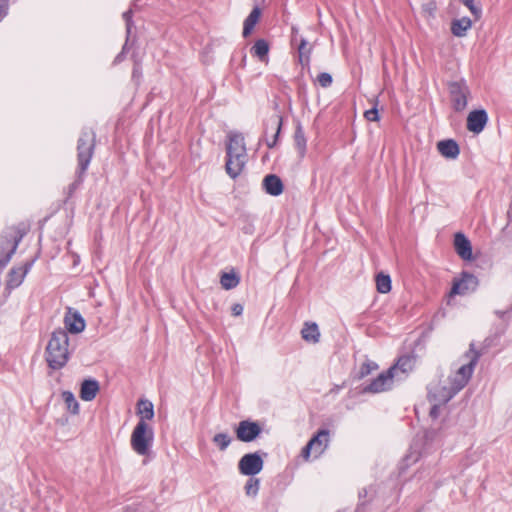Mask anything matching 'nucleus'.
I'll return each mask as SVG.
<instances>
[{
  "label": "nucleus",
  "mask_w": 512,
  "mask_h": 512,
  "mask_svg": "<svg viewBox=\"0 0 512 512\" xmlns=\"http://www.w3.org/2000/svg\"><path fill=\"white\" fill-rule=\"evenodd\" d=\"M68 345V333L61 327L55 329L45 349V360L49 368L60 370L66 366L70 358Z\"/></svg>",
  "instance_id": "1"
},
{
  "label": "nucleus",
  "mask_w": 512,
  "mask_h": 512,
  "mask_svg": "<svg viewBox=\"0 0 512 512\" xmlns=\"http://www.w3.org/2000/svg\"><path fill=\"white\" fill-rule=\"evenodd\" d=\"M26 235V228L21 225L6 227L0 234V270L10 262L19 243Z\"/></svg>",
  "instance_id": "2"
},
{
  "label": "nucleus",
  "mask_w": 512,
  "mask_h": 512,
  "mask_svg": "<svg viewBox=\"0 0 512 512\" xmlns=\"http://www.w3.org/2000/svg\"><path fill=\"white\" fill-rule=\"evenodd\" d=\"M96 146V133L92 128H83L77 141L78 169L86 173Z\"/></svg>",
  "instance_id": "3"
},
{
  "label": "nucleus",
  "mask_w": 512,
  "mask_h": 512,
  "mask_svg": "<svg viewBox=\"0 0 512 512\" xmlns=\"http://www.w3.org/2000/svg\"><path fill=\"white\" fill-rule=\"evenodd\" d=\"M154 441V430L145 421L139 420L134 427L130 444L132 449L141 456H148Z\"/></svg>",
  "instance_id": "4"
},
{
  "label": "nucleus",
  "mask_w": 512,
  "mask_h": 512,
  "mask_svg": "<svg viewBox=\"0 0 512 512\" xmlns=\"http://www.w3.org/2000/svg\"><path fill=\"white\" fill-rule=\"evenodd\" d=\"M447 89L449 92L451 107L455 112H462L466 109L468 104V97L470 96V88L464 78L455 81L447 82Z\"/></svg>",
  "instance_id": "5"
},
{
  "label": "nucleus",
  "mask_w": 512,
  "mask_h": 512,
  "mask_svg": "<svg viewBox=\"0 0 512 512\" xmlns=\"http://www.w3.org/2000/svg\"><path fill=\"white\" fill-rule=\"evenodd\" d=\"M268 453L262 450L244 454L238 461V471L244 476H255L259 474L264 467V457Z\"/></svg>",
  "instance_id": "6"
},
{
  "label": "nucleus",
  "mask_w": 512,
  "mask_h": 512,
  "mask_svg": "<svg viewBox=\"0 0 512 512\" xmlns=\"http://www.w3.org/2000/svg\"><path fill=\"white\" fill-rule=\"evenodd\" d=\"M469 352L473 355L469 361V363L462 365L456 372L453 377H449V381H453L458 389H463L467 383L469 382L474 367L476 366L479 358L481 357V352L475 348V344L472 342L469 347Z\"/></svg>",
  "instance_id": "7"
},
{
  "label": "nucleus",
  "mask_w": 512,
  "mask_h": 512,
  "mask_svg": "<svg viewBox=\"0 0 512 512\" xmlns=\"http://www.w3.org/2000/svg\"><path fill=\"white\" fill-rule=\"evenodd\" d=\"M263 428L258 421L251 419L241 420L234 426L236 439L243 443H251L257 440L262 434Z\"/></svg>",
  "instance_id": "8"
},
{
  "label": "nucleus",
  "mask_w": 512,
  "mask_h": 512,
  "mask_svg": "<svg viewBox=\"0 0 512 512\" xmlns=\"http://www.w3.org/2000/svg\"><path fill=\"white\" fill-rule=\"evenodd\" d=\"M395 367H390L386 371L380 373L370 383L363 386L362 392L366 394H375L391 389L393 384Z\"/></svg>",
  "instance_id": "9"
},
{
  "label": "nucleus",
  "mask_w": 512,
  "mask_h": 512,
  "mask_svg": "<svg viewBox=\"0 0 512 512\" xmlns=\"http://www.w3.org/2000/svg\"><path fill=\"white\" fill-rule=\"evenodd\" d=\"M449 386H441L439 384L431 386L428 389L429 400L435 401L439 404L448 403L461 389L453 381H449Z\"/></svg>",
  "instance_id": "10"
},
{
  "label": "nucleus",
  "mask_w": 512,
  "mask_h": 512,
  "mask_svg": "<svg viewBox=\"0 0 512 512\" xmlns=\"http://www.w3.org/2000/svg\"><path fill=\"white\" fill-rule=\"evenodd\" d=\"M36 259L37 256L30 260H27L22 266L12 267L7 274L6 288L11 290L19 287L22 284L26 274L32 268Z\"/></svg>",
  "instance_id": "11"
},
{
  "label": "nucleus",
  "mask_w": 512,
  "mask_h": 512,
  "mask_svg": "<svg viewBox=\"0 0 512 512\" xmlns=\"http://www.w3.org/2000/svg\"><path fill=\"white\" fill-rule=\"evenodd\" d=\"M478 284V278L474 274L467 271H463L461 273V278L453 281L450 290V296L464 295L469 290L474 291L476 290Z\"/></svg>",
  "instance_id": "12"
},
{
  "label": "nucleus",
  "mask_w": 512,
  "mask_h": 512,
  "mask_svg": "<svg viewBox=\"0 0 512 512\" xmlns=\"http://www.w3.org/2000/svg\"><path fill=\"white\" fill-rule=\"evenodd\" d=\"M488 120V113L485 109H474L467 116L466 128L469 132L479 134L485 129Z\"/></svg>",
  "instance_id": "13"
},
{
  "label": "nucleus",
  "mask_w": 512,
  "mask_h": 512,
  "mask_svg": "<svg viewBox=\"0 0 512 512\" xmlns=\"http://www.w3.org/2000/svg\"><path fill=\"white\" fill-rule=\"evenodd\" d=\"M86 326L85 319L81 315V313L73 309L71 307L67 308V311L64 316V330L71 334H79L81 333Z\"/></svg>",
  "instance_id": "14"
},
{
  "label": "nucleus",
  "mask_w": 512,
  "mask_h": 512,
  "mask_svg": "<svg viewBox=\"0 0 512 512\" xmlns=\"http://www.w3.org/2000/svg\"><path fill=\"white\" fill-rule=\"evenodd\" d=\"M453 245L455 252L462 260L472 261L474 259L471 241L463 232L454 234Z\"/></svg>",
  "instance_id": "15"
},
{
  "label": "nucleus",
  "mask_w": 512,
  "mask_h": 512,
  "mask_svg": "<svg viewBox=\"0 0 512 512\" xmlns=\"http://www.w3.org/2000/svg\"><path fill=\"white\" fill-rule=\"evenodd\" d=\"M226 156H247L244 136L240 132H229L227 135Z\"/></svg>",
  "instance_id": "16"
},
{
  "label": "nucleus",
  "mask_w": 512,
  "mask_h": 512,
  "mask_svg": "<svg viewBox=\"0 0 512 512\" xmlns=\"http://www.w3.org/2000/svg\"><path fill=\"white\" fill-rule=\"evenodd\" d=\"M262 189L270 196L277 197L284 191V183L276 174H267L262 180Z\"/></svg>",
  "instance_id": "17"
},
{
  "label": "nucleus",
  "mask_w": 512,
  "mask_h": 512,
  "mask_svg": "<svg viewBox=\"0 0 512 512\" xmlns=\"http://www.w3.org/2000/svg\"><path fill=\"white\" fill-rule=\"evenodd\" d=\"M246 158L247 156H240L239 154L226 156L225 170L232 179H236L242 173L246 164Z\"/></svg>",
  "instance_id": "18"
},
{
  "label": "nucleus",
  "mask_w": 512,
  "mask_h": 512,
  "mask_svg": "<svg viewBox=\"0 0 512 512\" xmlns=\"http://www.w3.org/2000/svg\"><path fill=\"white\" fill-rule=\"evenodd\" d=\"M100 390L99 382L94 378H86L80 385L79 396L83 401H92Z\"/></svg>",
  "instance_id": "19"
},
{
  "label": "nucleus",
  "mask_w": 512,
  "mask_h": 512,
  "mask_svg": "<svg viewBox=\"0 0 512 512\" xmlns=\"http://www.w3.org/2000/svg\"><path fill=\"white\" fill-rule=\"evenodd\" d=\"M329 430L326 428L319 429L308 441L312 443L314 448L315 457L321 455L328 446Z\"/></svg>",
  "instance_id": "20"
},
{
  "label": "nucleus",
  "mask_w": 512,
  "mask_h": 512,
  "mask_svg": "<svg viewBox=\"0 0 512 512\" xmlns=\"http://www.w3.org/2000/svg\"><path fill=\"white\" fill-rule=\"evenodd\" d=\"M439 153L446 159H456L460 154L459 144L454 139H445L437 143Z\"/></svg>",
  "instance_id": "21"
},
{
  "label": "nucleus",
  "mask_w": 512,
  "mask_h": 512,
  "mask_svg": "<svg viewBox=\"0 0 512 512\" xmlns=\"http://www.w3.org/2000/svg\"><path fill=\"white\" fill-rule=\"evenodd\" d=\"M293 141L295 148L298 152L299 158L303 159L307 152V138L305 136V132L300 121H297L295 124Z\"/></svg>",
  "instance_id": "22"
},
{
  "label": "nucleus",
  "mask_w": 512,
  "mask_h": 512,
  "mask_svg": "<svg viewBox=\"0 0 512 512\" xmlns=\"http://www.w3.org/2000/svg\"><path fill=\"white\" fill-rule=\"evenodd\" d=\"M261 15H262L261 8L258 5L254 6L243 23L242 35L244 38H247L248 36L251 35V33L254 30V27L259 22Z\"/></svg>",
  "instance_id": "23"
},
{
  "label": "nucleus",
  "mask_w": 512,
  "mask_h": 512,
  "mask_svg": "<svg viewBox=\"0 0 512 512\" xmlns=\"http://www.w3.org/2000/svg\"><path fill=\"white\" fill-rule=\"evenodd\" d=\"M320 330L315 322H305L301 330V337L308 343L316 344L320 341Z\"/></svg>",
  "instance_id": "24"
},
{
  "label": "nucleus",
  "mask_w": 512,
  "mask_h": 512,
  "mask_svg": "<svg viewBox=\"0 0 512 512\" xmlns=\"http://www.w3.org/2000/svg\"><path fill=\"white\" fill-rule=\"evenodd\" d=\"M137 415L139 420L147 421L152 420L155 416L154 405L148 399H139L137 402Z\"/></svg>",
  "instance_id": "25"
},
{
  "label": "nucleus",
  "mask_w": 512,
  "mask_h": 512,
  "mask_svg": "<svg viewBox=\"0 0 512 512\" xmlns=\"http://www.w3.org/2000/svg\"><path fill=\"white\" fill-rule=\"evenodd\" d=\"M471 27L472 21L469 17L454 19L451 22V33L456 37H464Z\"/></svg>",
  "instance_id": "26"
},
{
  "label": "nucleus",
  "mask_w": 512,
  "mask_h": 512,
  "mask_svg": "<svg viewBox=\"0 0 512 512\" xmlns=\"http://www.w3.org/2000/svg\"><path fill=\"white\" fill-rule=\"evenodd\" d=\"M270 51V44L265 39H258L250 49L252 56L257 57L260 61L265 62L268 60Z\"/></svg>",
  "instance_id": "27"
},
{
  "label": "nucleus",
  "mask_w": 512,
  "mask_h": 512,
  "mask_svg": "<svg viewBox=\"0 0 512 512\" xmlns=\"http://www.w3.org/2000/svg\"><path fill=\"white\" fill-rule=\"evenodd\" d=\"M312 52V47H308V42L305 38L301 37L298 44V58L299 63L302 67H309L310 65V55Z\"/></svg>",
  "instance_id": "28"
},
{
  "label": "nucleus",
  "mask_w": 512,
  "mask_h": 512,
  "mask_svg": "<svg viewBox=\"0 0 512 512\" xmlns=\"http://www.w3.org/2000/svg\"><path fill=\"white\" fill-rule=\"evenodd\" d=\"M269 125L276 128L272 141H275V143L277 144L283 126L282 114L280 112H278L277 114H273L264 122L265 133L267 132Z\"/></svg>",
  "instance_id": "29"
},
{
  "label": "nucleus",
  "mask_w": 512,
  "mask_h": 512,
  "mask_svg": "<svg viewBox=\"0 0 512 512\" xmlns=\"http://www.w3.org/2000/svg\"><path fill=\"white\" fill-rule=\"evenodd\" d=\"M415 363L414 355H402L397 359V362L392 367H395V370H400L402 373H409L413 370Z\"/></svg>",
  "instance_id": "30"
},
{
  "label": "nucleus",
  "mask_w": 512,
  "mask_h": 512,
  "mask_svg": "<svg viewBox=\"0 0 512 512\" xmlns=\"http://www.w3.org/2000/svg\"><path fill=\"white\" fill-rule=\"evenodd\" d=\"M378 369L379 365L376 362L366 358V360L361 364L359 370L353 375V378L354 380H361Z\"/></svg>",
  "instance_id": "31"
},
{
  "label": "nucleus",
  "mask_w": 512,
  "mask_h": 512,
  "mask_svg": "<svg viewBox=\"0 0 512 512\" xmlns=\"http://www.w3.org/2000/svg\"><path fill=\"white\" fill-rule=\"evenodd\" d=\"M240 283V276L235 271L223 272L220 277V284L226 290H231Z\"/></svg>",
  "instance_id": "32"
},
{
  "label": "nucleus",
  "mask_w": 512,
  "mask_h": 512,
  "mask_svg": "<svg viewBox=\"0 0 512 512\" xmlns=\"http://www.w3.org/2000/svg\"><path fill=\"white\" fill-rule=\"evenodd\" d=\"M376 288L379 293L386 294L392 289V280L389 274L379 272L375 277Z\"/></svg>",
  "instance_id": "33"
},
{
  "label": "nucleus",
  "mask_w": 512,
  "mask_h": 512,
  "mask_svg": "<svg viewBox=\"0 0 512 512\" xmlns=\"http://www.w3.org/2000/svg\"><path fill=\"white\" fill-rule=\"evenodd\" d=\"M84 175L85 173H81V169H76V177L74 181L68 186V189L66 191V198L64 200L65 203L69 201V199L74 195L77 189L83 184L84 182Z\"/></svg>",
  "instance_id": "34"
},
{
  "label": "nucleus",
  "mask_w": 512,
  "mask_h": 512,
  "mask_svg": "<svg viewBox=\"0 0 512 512\" xmlns=\"http://www.w3.org/2000/svg\"><path fill=\"white\" fill-rule=\"evenodd\" d=\"M62 399L64 400L66 407L71 414L77 415L79 413V402L76 400L74 394L71 391H63Z\"/></svg>",
  "instance_id": "35"
},
{
  "label": "nucleus",
  "mask_w": 512,
  "mask_h": 512,
  "mask_svg": "<svg viewBox=\"0 0 512 512\" xmlns=\"http://www.w3.org/2000/svg\"><path fill=\"white\" fill-rule=\"evenodd\" d=\"M212 442L220 451H225L232 442V438L228 433L221 432L213 436Z\"/></svg>",
  "instance_id": "36"
},
{
  "label": "nucleus",
  "mask_w": 512,
  "mask_h": 512,
  "mask_svg": "<svg viewBox=\"0 0 512 512\" xmlns=\"http://www.w3.org/2000/svg\"><path fill=\"white\" fill-rule=\"evenodd\" d=\"M502 334H503V330L495 332L494 334L487 336L483 341L481 349L479 350L481 352V355L485 351H487L489 348L496 346L499 343L500 337Z\"/></svg>",
  "instance_id": "37"
},
{
  "label": "nucleus",
  "mask_w": 512,
  "mask_h": 512,
  "mask_svg": "<svg viewBox=\"0 0 512 512\" xmlns=\"http://www.w3.org/2000/svg\"><path fill=\"white\" fill-rule=\"evenodd\" d=\"M248 477H249V479L247 480L245 487H244L245 493L248 496L255 497L259 492L260 480L258 478H255V476H248Z\"/></svg>",
  "instance_id": "38"
},
{
  "label": "nucleus",
  "mask_w": 512,
  "mask_h": 512,
  "mask_svg": "<svg viewBox=\"0 0 512 512\" xmlns=\"http://www.w3.org/2000/svg\"><path fill=\"white\" fill-rule=\"evenodd\" d=\"M133 8H137V4L135 2L132 4V7L125 11L122 15L123 20L125 21L126 34H128V38L132 37V28L134 27Z\"/></svg>",
  "instance_id": "39"
},
{
  "label": "nucleus",
  "mask_w": 512,
  "mask_h": 512,
  "mask_svg": "<svg viewBox=\"0 0 512 512\" xmlns=\"http://www.w3.org/2000/svg\"><path fill=\"white\" fill-rule=\"evenodd\" d=\"M131 79L137 86L140 85L142 79V65L138 60H134Z\"/></svg>",
  "instance_id": "40"
},
{
  "label": "nucleus",
  "mask_w": 512,
  "mask_h": 512,
  "mask_svg": "<svg viewBox=\"0 0 512 512\" xmlns=\"http://www.w3.org/2000/svg\"><path fill=\"white\" fill-rule=\"evenodd\" d=\"M463 5H465L474 18L477 20L481 17L482 10L480 7L474 4V0H459Z\"/></svg>",
  "instance_id": "41"
},
{
  "label": "nucleus",
  "mask_w": 512,
  "mask_h": 512,
  "mask_svg": "<svg viewBox=\"0 0 512 512\" xmlns=\"http://www.w3.org/2000/svg\"><path fill=\"white\" fill-rule=\"evenodd\" d=\"M421 9L424 15L434 17L437 10V4L435 1H429L427 3H423Z\"/></svg>",
  "instance_id": "42"
},
{
  "label": "nucleus",
  "mask_w": 512,
  "mask_h": 512,
  "mask_svg": "<svg viewBox=\"0 0 512 512\" xmlns=\"http://www.w3.org/2000/svg\"><path fill=\"white\" fill-rule=\"evenodd\" d=\"M317 82L323 88H328L332 85V75L327 72H322L317 76Z\"/></svg>",
  "instance_id": "43"
},
{
  "label": "nucleus",
  "mask_w": 512,
  "mask_h": 512,
  "mask_svg": "<svg viewBox=\"0 0 512 512\" xmlns=\"http://www.w3.org/2000/svg\"><path fill=\"white\" fill-rule=\"evenodd\" d=\"M364 116L370 122H378L380 120V115L377 109V103L371 109L365 111Z\"/></svg>",
  "instance_id": "44"
},
{
  "label": "nucleus",
  "mask_w": 512,
  "mask_h": 512,
  "mask_svg": "<svg viewBox=\"0 0 512 512\" xmlns=\"http://www.w3.org/2000/svg\"><path fill=\"white\" fill-rule=\"evenodd\" d=\"M367 495H368V491L366 488H362L359 491V493H358L359 503L356 508L357 512H359L366 505L367 502L365 501V498L367 497Z\"/></svg>",
  "instance_id": "45"
},
{
  "label": "nucleus",
  "mask_w": 512,
  "mask_h": 512,
  "mask_svg": "<svg viewBox=\"0 0 512 512\" xmlns=\"http://www.w3.org/2000/svg\"><path fill=\"white\" fill-rule=\"evenodd\" d=\"M9 1L10 0H0V22L8 15Z\"/></svg>",
  "instance_id": "46"
},
{
  "label": "nucleus",
  "mask_w": 512,
  "mask_h": 512,
  "mask_svg": "<svg viewBox=\"0 0 512 512\" xmlns=\"http://www.w3.org/2000/svg\"><path fill=\"white\" fill-rule=\"evenodd\" d=\"M314 451L312 447V443H306V445L301 450V456L304 460H308L310 458L311 452Z\"/></svg>",
  "instance_id": "47"
},
{
  "label": "nucleus",
  "mask_w": 512,
  "mask_h": 512,
  "mask_svg": "<svg viewBox=\"0 0 512 512\" xmlns=\"http://www.w3.org/2000/svg\"><path fill=\"white\" fill-rule=\"evenodd\" d=\"M243 306L240 303H235L231 307V313L233 316H240L243 313Z\"/></svg>",
  "instance_id": "48"
},
{
  "label": "nucleus",
  "mask_w": 512,
  "mask_h": 512,
  "mask_svg": "<svg viewBox=\"0 0 512 512\" xmlns=\"http://www.w3.org/2000/svg\"><path fill=\"white\" fill-rule=\"evenodd\" d=\"M429 414H430V416H431L432 418H434V419L438 417V415H439V403H438V404H434V405L431 407V409H430V413H429Z\"/></svg>",
  "instance_id": "49"
},
{
  "label": "nucleus",
  "mask_w": 512,
  "mask_h": 512,
  "mask_svg": "<svg viewBox=\"0 0 512 512\" xmlns=\"http://www.w3.org/2000/svg\"><path fill=\"white\" fill-rule=\"evenodd\" d=\"M124 59H125L124 51H120V52L116 55V57H115V59H114L113 63H114V64H119V63H121Z\"/></svg>",
  "instance_id": "50"
},
{
  "label": "nucleus",
  "mask_w": 512,
  "mask_h": 512,
  "mask_svg": "<svg viewBox=\"0 0 512 512\" xmlns=\"http://www.w3.org/2000/svg\"><path fill=\"white\" fill-rule=\"evenodd\" d=\"M291 32H292L291 42L294 43L297 41L298 28L295 26H292Z\"/></svg>",
  "instance_id": "51"
},
{
  "label": "nucleus",
  "mask_w": 512,
  "mask_h": 512,
  "mask_svg": "<svg viewBox=\"0 0 512 512\" xmlns=\"http://www.w3.org/2000/svg\"><path fill=\"white\" fill-rule=\"evenodd\" d=\"M131 38H128V34H126V40H125V43L121 49V51H124V54L126 55L127 51H128V44H129V41H130Z\"/></svg>",
  "instance_id": "52"
},
{
  "label": "nucleus",
  "mask_w": 512,
  "mask_h": 512,
  "mask_svg": "<svg viewBox=\"0 0 512 512\" xmlns=\"http://www.w3.org/2000/svg\"><path fill=\"white\" fill-rule=\"evenodd\" d=\"M266 144L269 149H272L277 145L275 141H267Z\"/></svg>",
  "instance_id": "53"
},
{
  "label": "nucleus",
  "mask_w": 512,
  "mask_h": 512,
  "mask_svg": "<svg viewBox=\"0 0 512 512\" xmlns=\"http://www.w3.org/2000/svg\"><path fill=\"white\" fill-rule=\"evenodd\" d=\"M495 313H496V315H497V316H499L500 318L504 317V315L506 314V312H505V311H499V310H497Z\"/></svg>",
  "instance_id": "54"
},
{
  "label": "nucleus",
  "mask_w": 512,
  "mask_h": 512,
  "mask_svg": "<svg viewBox=\"0 0 512 512\" xmlns=\"http://www.w3.org/2000/svg\"><path fill=\"white\" fill-rule=\"evenodd\" d=\"M274 110H275V113H274V114H277L278 112H280V113H281L280 108H279V104H278V103H275V104H274Z\"/></svg>",
  "instance_id": "55"
},
{
  "label": "nucleus",
  "mask_w": 512,
  "mask_h": 512,
  "mask_svg": "<svg viewBox=\"0 0 512 512\" xmlns=\"http://www.w3.org/2000/svg\"><path fill=\"white\" fill-rule=\"evenodd\" d=\"M305 89H306V85L305 84L299 85V93H301L302 91L304 92Z\"/></svg>",
  "instance_id": "56"
},
{
  "label": "nucleus",
  "mask_w": 512,
  "mask_h": 512,
  "mask_svg": "<svg viewBox=\"0 0 512 512\" xmlns=\"http://www.w3.org/2000/svg\"><path fill=\"white\" fill-rule=\"evenodd\" d=\"M508 217H509V219H511V218H512V207H511V208H510V210L508 211Z\"/></svg>",
  "instance_id": "57"
}]
</instances>
